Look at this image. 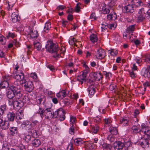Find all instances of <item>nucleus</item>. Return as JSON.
<instances>
[{
	"mask_svg": "<svg viewBox=\"0 0 150 150\" xmlns=\"http://www.w3.org/2000/svg\"><path fill=\"white\" fill-rule=\"evenodd\" d=\"M45 48L49 52L55 53V54L53 56L54 58L63 57L66 50L65 48L64 47H62L60 49L57 44L54 43L51 40L47 41Z\"/></svg>",
	"mask_w": 150,
	"mask_h": 150,
	"instance_id": "nucleus-1",
	"label": "nucleus"
},
{
	"mask_svg": "<svg viewBox=\"0 0 150 150\" xmlns=\"http://www.w3.org/2000/svg\"><path fill=\"white\" fill-rule=\"evenodd\" d=\"M15 78L20 81L21 83L23 84L25 83V79H24V76L23 72L21 70L16 71L14 74Z\"/></svg>",
	"mask_w": 150,
	"mask_h": 150,
	"instance_id": "nucleus-2",
	"label": "nucleus"
},
{
	"mask_svg": "<svg viewBox=\"0 0 150 150\" xmlns=\"http://www.w3.org/2000/svg\"><path fill=\"white\" fill-rule=\"evenodd\" d=\"M65 112L62 108L58 109L53 113L54 115L56 116V117H59V120L61 121L64 120L65 118Z\"/></svg>",
	"mask_w": 150,
	"mask_h": 150,
	"instance_id": "nucleus-3",
	"label": "nucleus"
},
{
	"mask_svg": "<svg viewBox=\"0 0 150 150\" xmlns=\"http://www.w3.org/2000/svg\"><path fill=\"white\" fill-rule=\"evenodd\" d=\"M10 89L9 91L7 92L6 96L7 97L10 99V100H12L13 98L15 96V93H16V86L14 85L11 86L9 87Z\"/></svg>",
	"mask_w": 150,
	"mask_h": 150,
	"instance_id": "nucleus-4",
	"label": "nucleus"
},
{
	"mask_svg": "<svg viewBox=\"0 0 150 150\" xmlns=\"http://www.w3.org/2000/svg\"><path fill=\"white\" fill-rule=\"evenodd\" d=\"M99 143L100 145V147H101L103 149L111 150L112 148V146L110 144L105 143L103 139L100 140Z\"/></svg>",
	"mask_w": 150,
	"mask_h": 150,
	"instance_id": "nucleus-5",
	"label": "nucleus"
},
{
	"mask_svg": "<svg viewBox=\"0 0 150 150\" xmlns=\"http://www.w3.org/2000/svg\"><path fill=\"white\" fill-rule=\"evenodd\" d=\"M106 55V53L104 50L100 48L97 51L96 54V58L98 59H102L104 58Z\"/></svg>",
	"mask_w": 150,
	"mask_h": 150,
	"instance_id": "nucleus-6",
	"label": "nucleus"
},
{
	"mask_svg": "<svg viewBox=\"0 0 150 150\" xmlns=\"http://www.w3.org/2000/svg\"><path fill=\"white\" fill-rule=\"evenodd\" d=\"M25 83L24 85L25 89L26 91L30 92L33 89V84L32 81H29L26 82L25 81V83Z\"/></svg>",
	"mask_w": 150,
	"mask_h": 150,
	"instance_id": "nucleus-7",
	"label": "nucleus"
},
{
	"mask_svg": "<svg viewBox=\"0 0 150 150\" xmlns=\"http://www.w3.org/2000/svg\"><path fill=\"white\" fill-rule=\"evenodd\" d=\"M8 103L10 105H13V107H21L23 103L20 100H9Z\"/></svg>",
	"mask_w": 150,
	"mask_h": 150,
	"instance_id": "nucleus-8",
	"label": "nucleus"
},
{
	"mask_svg": "<svg viewBox=\"0 0 150 150\" xmlns=\"http://www.w3.org/2000/svg\"><path fill=\"white\" fill-rule=\"evenodd\" d=\"M52 109L51 108H46L44 111V116L45 118L50 120L52 119L53 115L52 112Z\"/></svg>",
	"mask_w": 150,
	"mask_h": 150,
	"instance_id": "nucleus-9",
	"label": "nucleus"
},
{
	"mask_svg": "<svg viewBox=\"0 0 150 150\" xmlns=\"http://www.w3.org/2000/svg\"><path fill=\"white\" fill-rule=\"evenodd\" d=\"M15 11L12 13L11 15V21L13 23L19 21L20 17L18 16V11L16 9Z\"/></svg>",
	"mask_w": 150,
	"mask_h": 150,
	"instance_id": "nucleus-10",
	"label": "nucleus"
},
{
	"mask_svg": "<svg viewBox=\"0 0 150 150\" xmlns=\"http://www.w3.org/2000/svg\"><path fill=\"white\" fill-rule=\"evenodd\" d=\"M124 146V144L120 141L115 142L113 144V148L115 150H121Z\"/></svg>",
	"mask_w": 150,
	"mask_h": 150,
	"instance_id": "nucleus-11",
	"label": "nucleus"
},
{
	"mask_svg": "<svg viewBox=\"0 0 150 150\" xmlns=\"http://www.w3.org/2000/svg\"><path fill=\"white\" fill-rule=\"evenodd\" d=\"M87 75L82 72V75H78L76 78L77 80L81 83L82 84L84 82H85L86 80Z\"/></svg>",
	"mask_w": 150,
	"mask_h": 150,
	"instance_id": "nucleus-12",
	"label": "nucleus"
},
{
	"mask_svg": "<svg viewBox=\"0 0 150 150\" xmlns=\"http://www.w3.org/2000/svg\"><path fill=\"white\" fill-rule=\"evenodd\" d=\"M123 11L125 13H132L134 11L133 7L132 5L128 4L124 7Z\"/></svg>",
	"mask_w": 150,
	"mask_h": 150,
	"instance_id": "nucleus-13",
	"label": "nucleus"
},
{
	"mask_svg": "<svg viewBox=\"0 0 150 150\" xmlns=\"http://www.w3.org/2000/svg\"><path fill=\"white\" fill-rule=\"evenodd\" d=\"M21 126L23 129L29 130L31 127V123L29 121L26 120L23 122Z\"/></svg>",
	"mask_w": 150,
	"mask_h": 150,
	"instance_id": "nucleus-14",
	"label": "nucleus"
},
{
	"mask_svg": "<svg viewBox=\"0 0 150 150\" xmlns=\"http://www.w3.org/2000/svg\"><path fill=\"white\" fill-rule=\"evenodd\" d=\"M9 124L8 121L3 120L0 117V127L4 129H6L8 128Z\"/></svg>",
	"mask_w": 150,
	"mask_h": 150,
	"instance_id": "nucleus-15",
	"label": "nucleus"
},
{
	"mask_svg": "<svg viewBox=\"0 0 150 150\" xmlns=\"http://www.w3.org/2000/svg\"><path fill=\"white\" fill-rule=\"evenodd\" d=\"M99 126L98 125H91V130L90 131V132L93 134H96L99 131Z\"/></svg>",
	"mask_w": 150,
	"mask_h": 150,
	"instance_id": "nucleus-16",
	"label": "nucleus"
},
{
	"mask_svg": "<svg viewBox=\"0 0 150 150\" xmlns=\"http://www.w3.org/2000/svg\"><path fill=\"white\" fill-rule=\"evenodd\" d=\"M140 133H144L145 134H150V127L146 126H142L141 130L140 131Z\"/></svg>",
	"mask_w": 150,
	"mask_h": 150,
	"instance_id": "nucleus-17",
	"label": "nucleus"
},
{
	"mask_svg": "<svg viewBox=\"0 0 150 150\" xmlns=\"http://www.w3.org/2000/svg\"><path fill=\"white\" fill-rule=\"evenodd\" d=\"M86 148L88 150H93L97 147V145L94 144L92 142H89L86 144Z\"/></svg>",
	"mask_w": 150,
	"mask_h": 150,
	"instance_id": "nucleus-18",
	"label": "nucleus"
},
{
	"mask_svg": "<svg viewBox=\"0 0 150 150\" xmlns=\"http://www.w3.org/2000/svg\"><path fill=\"white\" fill-rule=\"evenodd\" d=\"M129 122V118L127 117H123L120 120V124L122 126H126L128 125Z\"/></svg>",
	"mask_w": 150,
	"mask_h": 150,
	"instance_id": "nucleus-19",
	"label": "nucleus"
},
{
	"mask_svg": "<svg viewBox=\"0 0 150 150\" xmlns=\"http://www.w3.org/2000/svg\"><path fill=\"white\" fill-rule=\"evenodd\" d=\"M67 91L66 90H62L56 94L57 96L61 99H63L67 95Z\"/></svg>",
	"mask_w": 150,
	"mask_h": 150,
	"instance_id": "nucleus-20",
	"label": "nucleus"
},
{
	"mask_svg": "<svg viewBox=\"0 0 150 150\" xmlns=\"http://www.w3.org/2000/svg\"><path fill=\"white\" fill-rule=\"evenodd\" d=\"M18 86H16V94H15V96H14L16 98H17L18 99H20L23 96L21 92L20 88L18 87Z\"/></svg>",
	"mask_w": 150,
	"mask_h": 150,
	"instance_id": "nucleus-21",
	"label": "nucleus"
},
{
	"mask_svg": "<svg viewBox=\"0 0 150 150\" xmlns=\"http://www.w3.org/2000/svg\"><path fill=\"white\" fill-rule=\"evenodd\" d=\"M51 28V23L49 21L45 23L44 27V32L46 33H48Z\"/></svg>",
	"mask_w": 150,
	"mask_h": 150,
	"instance_id": "nucleus-22",
	"label": "nucleus"
},
{
	"mask_svg": "<svg viewBox=\"0 0 150 150\" xmlns=\"http://www.w3.org/2000/svg\"><path fill=\"white\" fill-rule=\"evenodd\" d=\"M30 35L31 39H35L38 37L39 35V34L37 30H32L30 31Z\"/></svg>",
	"mask_w": 150,
	"mask_h": 150,
	"instance_id": "nucleus-23",
	"label": "nucleus"
},
{
	"mask_svg": "<svg viewBox=\"0 0 150 150\" xmlns=\"http://www.w3.org/2000/svg\"><path fill=\"white\" fill-rule=\"evenodd\" d=\"M89 122L90 124H91L92 121H93L95 123L97 124H99L101 122V119L98 116L94 118H89Z\"/></svg>",
	"mask_w": 150,
	"mask_h": 150,
	"instance_id": "nucleus-24",
	"label": "nucleus"
},
{
	"mask_svg": "<svg viewBox=\"0 0 150 150\" xmlns=\"http://www.w3.org/2000/svg\"><path fill=\"white\" fill-rule=\"evenodd\" d=\"M10 134L12 136H15L18 132L17 127H11L9 129Z\"/></svg>",
	"mask_w": 150,
	"mask_h": 150,
	"instance_id": "nucleus-25",
	"label": "nucleus"
},
{
	"mask_svg": "<svg viewBox=\"0 0 150 150\" xmlns=\"http://www.w3.org/2000/svg\"><path fill=\"white\" fill-rule=\"evenodd\" d=\"M142 75L145 78H149L150 77V72L146 68H144L142 71Z\"/></svg>",
	"mask_w": 150,
	"mask_h": 150,
	"instance_id": "nucleus-26",
	"label": "nucleus"
},
{
	"mask_svg": "<svg viewBox=\"0 0 150 150\" xmlns=\"http://www.w3.org/2000/svg\"><path fill=\"white\" fill-rule=\"evenodd\" d=\"M111 8L106 5H104L102 8V12L103 14L108 13L110 11Z\"/></svg>",
	"mask_w": 150,
	"mask_h": 150,
	"instance_id": "nucleus-27",
	"label": "nucleus"
},
{
	"mask_svg": "<svg viewBox=\"0 0 150 150\" xmlns=\"http://www.w3.org/2000/svg\"><path fill=\"white\" fill-rule=\"evenodd\" d=\"M16 117V115L13 112H9L7 115V117L9 121H13Z\"/></svg>",
	"mask_w": 150,
	"mask_h": 150,
	"instance_id": "nucleus-28",
	"label": "nucleus"
},
{
	"mask_svg": "<svg viewBox=\"0 0 150 150\" xmlns=\"http://www.w3.org/2000/svg\"><path fill=\"white\" fill-rule=\"evenodd\" d=\"M93 77L95 80L96 81H99L102 78V76L100 73H94Z\"/></svg>",
	"mask_w": 150,
	"mask_h": 150,
	"instance_id": "nucleus-29",
	"label": "nucleus"
},
{
	"mask_svg": "<svg viewBox=\"0 0 150 150\" xmlns=\"http://www.w3.org/2000/svg\"><path fill=\"white\" fill-rule=\"evenodd\" d=\"M88 91L90 95H93L96 92L95 87L93 85H91L88 88Z\"/></svg>",
	"mask_w": 150,
	"mask_h": 150,
	"instance_id": "nucleus-30",
	"label": "nucleus"
},
{
	"mask_svg": "<svg viewBox=\"0 0 150 150\" xmlns=\"http://www.w3.org/2000/svg\"><path fill=\"white\" fill-rule=\"evenodd\" d=\"M107 18L109 20H115L117 18L116 14L114 11H113L112 12H111V13H110L107 15Z\"/></svg>",
	"mask_w": 150,
	"mask_h": 150,
	"instance_id": "nucleus-31",
	"label": "nucleus"
},
{
	"mask_svg": "<svg viewBox=\"0 0 150 150\" xmlns=\"http://www.w3.org/2000/svg\"><path fill=\"white\" fill-rule=\"evenodd\" d=\"M90 40L93 43L97 42L98 40V38L97 35L94 34H92L91 35L90 37Z\"/></svg>",
	"mask_w": 150,
	"mask_h": 150,
	"instance_id": "nucleus-32",
	"label": "nucleus"
},
{
	"mask_svg": "<svg viewBox=\"0 0 150 150\" xmlns=\"http://www.w3.org/2000/svg\"><path fill=\"white\" fill-rule=\"evenodd\" d=\"M131 3L132 5L136 7H138L141 5L142 2L141 0H132Z\"/></svg>",
	"mask_w": 150,
	"mask_h": 150,
	"instance_id": "nucleus-33",
	"label": "nucleus"
},
{
	"mask_svg": "<svg viewBox=\"0 0 150 150\" xmlns=\"http://www.w3.org/2000/svg\"><path fill=\"white\" fill-rule=\"evenodd\" d=\"M134 29L135 25H129L126 30V33L129 34H130L131 33H132L134 31Z\"/></svg>",
	"mask_w": 150,
	"mask_h": 150,
	"instance_id": "nucleus-34",
	"label": "nucleus"
},
{
	"mask_svg": "<svg viewBox=\"0 0 150 150\" xmlns=\"http://www.w3.org/2000/svg\"><path fill=\"white\" fill-rule=\"evenodd\" d=\"M109 129L110 132L112 135H116L118 133V131L116 127H110Z\"/></svg>",
	"mask_w": 150,
	"mask_h": 150,
	"instance_id": "nucleus-35",
	"label": "nucleus"
},
{
	"mask_svg": "<svg viewBox=\"0 0 150 150\" xmlns=\"http://www.w3.org/2000/svg\"><path fill=\"white\" fill-rule=\"evenodd\" d=\"M141 146L143 148L145 147H148L149 146V141L148 139H146L141 142Z\"/></svg>",
	"mask_w": 150,
	"mask_h": 150,
	"instance_id": "nucleus-36",
	"label": "nucleus"
},
{
	"mask_svg": "<svg viewBox=\"0 0 150 150\" xmlns=\"http://www.w3.org/2000/svg\"><path fill=\"white\" fill-rule=\"evenodd\" d=\"M40 141L38 139H35L32 141V144L35 147H38L41 144Z\"/></svg>",
	"mask_w": 150,
	"mask_h": 150,
	"instance_id": "nucleus-37",
	"label": "nucleus"
},
{
	"mask_svg": "<svg viewBox=\"0 0 150 150\" xmlns=\"http://www.w3.org/2000/svg\"><path fill=\"white\" fill-rule=\"evenodd\" d=\"M8 82L4 81L0 83V87L1 88H6L9 86Z\"/></svg>",
	"mask_w": 150,
	"mask_h": 150,
	"instance_id": "nucleus-38",
	"label": "nucleus"
},
{
	"mask_svg": "<svg viewBox=\"0 0 150 150\" xmlns=\"http://www.w3.org/2000/svg\"><path fill=\"white\" fill-rule=\"evenodd\" d=\"M16 118L18 120H21L23 117V113L22 110L18 112L16 115Z\"/></svg>",
	"mask_w": 150,
	"mask_h": 150,
	"instance_id": "nucleus-39",
	"label": "nucleus"
},
{
	"mask_svg": "<svg viewBox=\"0 0 150 150\" xmlns=\"http://www.w3.org/2000/svg\"><path fill=\"white\" fill-rule=\"evenodd\" d=\"M74 144L76 146H78L81 144L83 142L82 139L80 138L75 139L74 140Z\"/></svg>",
	"mask_w": 150,
	"mask_h": 150,
	"instance_id": "nucleus-40",
	"label": "nucleus"
},
{
	"mask_svg": "<svg viewBox=\"0 0 150 150\" xmlns=\"http://www.w3.org/2000/svg\"><path fill=\"white\" fill-rule=\"evenodd\" d=\"M45 110L41 108H40L39 110H38L37 113L40 114V116L42 119L44 116V111Z\"/></svg>",
	"mask_w": 150,
	"mask_h": 150,
	"instance_id": "nucleus-41",
	"label": "nucleus"
},
{
	"mask_svg": "<svg viewBox=\"0 0 150 150\" xmlns=\"http://www.w3.org/2000/svg\"><path fill=\"white\" fill-rule=\"evenodd\" d=\"M109 51H110L109 53L112 56H116L118 54V52L117 50L115 49H111L110 50H109Z\"/></svg>",
	"mask_w": 150,
	"mask_h": 150,
	"instance_id": "nucleus-42",
	"label": "nucleus"
},
{
	"mask_svg": "<svg viewBox=\"0 0 150 150\" xmlns=\"http://www.w3.org/2000/svg\"><path fill=\"white\" fill-rule=\"evenodd\" d=\"M33 44L35 47L37 49V50L39 51L40 50L42 46L41 43L39 42L35 43V42H34Z\"/></svg>",
	"mask_w": 150,
	"mask_h": 150,
	"instance_id": "nucleus-43",
	"label": "nucleus"
},
{
	"mask_svg": "<svg viewBox=\"0 0 150 150\" xmlns=\"http://www.w3.org/2000/svg\"><path fill=\"white\" fill-rule=\"evenodd\" d=\"M30 77L33 79L35 81H36L38 79L37 76L35 73H32L30 74Z\"/></svg>",
	"mask_w": 150,
	"mask_h": 150,
	"instance_id": "nucleus-44",
	"label": "nucleus"
},
{
	"mask_svg": "<svg viewBox=\"0 0 150 150\" xmlns=\"http://www.w3.org/2000/svg\"><path fill=\"white\" fill-rule=\"evenodd\" d=\"M101 25V30L103 32L105 30L108 28V24L105 22H103L102 24Z\"/></svg>",
	"mask_w": 150,
	"mask_h": 150,
	"instance_id": "nucleus-45",
	"label": "nucleus"
},
{
	"mask_svg": "<svg viewBox=\"0 0 150 150\" xmlns=\"http://www.w3.org/2000/svg\"><path fill=\"white\" fill-rule=\"evenodd\" d=\"M76 118L75 117H74L72 115L70 116V122L71 125L74 124L76 122Z\"/></svg>",
	"mask_w": 150,
	"mask_h": 150,
	"instance_id": "nucleus-46",
	"label": "nucleus"
},
{
	"mask_svg": "<svg viewBox=\"0 0 150 150\" xmlns=\"http://www.w3.org/2000/svg\"><path fill=\"white\" fill-rule=\"evenodd\" d=\"M143 60L144 62L149 63L150 62V55H147L143 57Z\"/></svg>",
	"mask_w": 150,
	"mask_h": 150,
	"instance_id": "nucleus-47",
	"label": "nucleus"
},
{
	"mask_svg": "<svg viewBox=\"0 0 150 150\" xmlns=\"http://www.w3.org/2000/svg\"><path fill=\"white\" fill-rule=\"evenodd\" d=\"M83 66L85 68V70H84L82 72L87 75L90 69L88 67V66L86 65L85 64H83Z\"/></svg>",
	"mask_w": 150,
	"mask_h": 150,
	"instance_id": "nucleus-48",
	"label": "nucleus"
},
{
	"mask_svg": "<svg viewBox=\"0 0 150 150\" xmlns=\"http://www.w3.org/2000/svg\"><path fill=\"white\" fill-rule=\"evenodd\" d=\"M74 125H72L69 129V132L71 135H74Z\"/></svg>",
	"mask_w": 150,
	"mask_h": 150,
	"instance_id": "nucleus-49",
	"label": "nucleus"
},
{
	"mask_svg": "<svg viewBox=\"0 0 150 150\" xmlns=\"http://www.w3.org/2000/svg\"><path fill=\"white\" fill-rule=\"evenodd\" d=\"M3 78L4 81H6L8 82L10 80H11V76L9 75H6L3 76Z\"/></svg>",
	"mask_w": 150,
	"mask_h": 150,
	"instance_id": "nucleus-50",
	"label": "nucleus"
},
{
	"mask_svg": "<svg viewBox=\"0 0 150 150\" xmlns=\"http://www.w3.org/2000/svg\"><path fill=\"white\" fill-rule=\"evenodd\" d=\"M104 121L105 124L106 125H108V126L110 125V124L112 122L111 119L110 118L105 119Z\"/></svg>",
	"mask_w": 150,
	"mask_h": 150,
	"instance_id": "nucleus-51",
	"label": "nucleus"
},
{
	"mask_svg": "<svg viewBox=\"0 0 150 150\" xmlns=\"http://www.w3.org/2000/svg\"><path fill=\"white\" fill-rule=\"evenodd\" d=\"M76 42V40L73 37L71 38L69 40V44H75Z\"/></svg>",
	"mask_w": 150,
	"mask_h": 150,
	"instance_id": "nucleus-52",
	"label": "nucleus"
},
{
	"mask_svg": "<svg viewBox=\"0 0 150 150\" xmlns=\"http://www.w3.org/2000/svg\"><path fill=\"white\" fill-rule=\"evenodd\" d=\"M31 137L30 135H27L23 137V139L25 140V141L28 142L31 140Z\"/></svg>",
	"mask_w": 150,
	"mask_h": 150,
	"instance_id": "nucleus-53",
	"label": "nucleus"
},
{
	"mask_svg": "<svg viewBox=\"0 0 150 150\" xmlns=\"http://www.w3.org/2000/svg\"><path fill=\"white\" fill-rule=\"evenodd\" d=\"M130 76L132 79H134L136 77V74L133 71H129Z\"/></svg>",
	"mask_w": 150,
	"mask_h": 150,
	"instance_id": "nucleus-54",
	"label": "nucleus"
},
{
	"mask_svg": "<svg viewBox=\"0 0 150 150\" xmlns=\"http://www.w3.org/2000/svg\"><path fill=\"white\" fill-rule=\"evenodd\" d=\"M132 129L133 132L135 133H137L139 132V129L138 127L136 126H133L132 127Z\"/></svg>",
	"mask_w": 150,
	"mask_h": 150,
	"instance_id": "nucleus-55",
	"label": "nucleus"
},
{
	"mask_svg": "<svg viewBox=\"0 0 150 150\" xmlns=\"http://www.w3.org/2000/svg\"><path fill=\"white\" fill-rule=\"evenodd\" d=\"M116 88V85L114 84L113 83H111L110 85L109 88L110 90L113 91L115 90Z\"/></svg>",
	"mask_w": 150,
	"mask_h": 150,
	"instance_id": "nucleus-56",
	"label": "nucleus"
},
{
	"mask_svg": "<svg viewBox=\"0 0 150 150\" xmlns=\"http://www.w3.org/2000/svg\"><path fill=\"white\" fill-rule=\"evenodd\" d=\"M145 19V17L143 15H139L138 16V20L139 21H143Z\"/></svg>",
	"mask_w": 150,
	"mask_h": 150,
	"instance_id": "nucleus-57",
	"label": "nucleus"
},
{
	"mask_svg": "<svg viewBox=\"0 0 150 150\" xmlns=\"http://www.w3.org/2000/svg\"><path fill=\"white\" fill-rule=\"evenodd\" d=\"M81 5V4L79 3L77 4L75 8V11L76 12H79L80 11V6Z\"/></svg>",
	"mask_w": 150,
	"mask_h": 150,
	"instance_id": "nucleus-58",
	"label": "nucleus"
},
{
	"mask_svg": "<svg viewBox=\"0 0 150 150\" xmlns=\"http://www.w3.org/2000/svg\"><path fill=\"white\" fill-rule=\"evenodd\" d=\"M67 150H74L73 144L72 143L70 142L67 148Z\"/></svg>",
	"mask_w": 150,
	"mask_h": 150,
	"instance_id": "nucleus-59",
	"label": "nucleus"
},
{
	"mask_svg": "<svg viewBox=\"0 0 150 150\" xmlns=\"http://www.w3.org/2000/svg\"><path fill=\"white\" fill-rule=\"evenodd\" d=\"M139 14V15H144L145 14V11L144 8L141 9L138 12Z\"/></svg>",
	"mask_w": 150,
	"mask_h": 150,
	"instance_id": "nucleus-60",
	"label": "nucleus"
},
{
	"mask_svg": "<svg viewBox=\"0 0 150 150\" xmlns=\"http://www.w3.org/2000/svg\"><path fill=\"white\" fill-rule=\"evenodd\" d=\"M107 139L110 142H113L114 140L113 137L111 135H109L107 137Z\"/></svg>",
	"mask_w": 150,
	"mask_h": 150,
	"instance_id": "nucleus-61",
	"label": "nucleus"
},
{
	"mask_svg": "<svg viewBox=\"0 0 150 150\" xmlns=\"http://www.w3.org/2000/svg\"><path fill=\"white\" fill-rule=\"evenodd\" d=\"M90 18L92 19L96 20L97 17L94 13H92L90 16Z\"/></svg>",
	"mask_w": 150,
	"mask_h": 150,
	"instance_id": "nucleus-62",
	"label": "nucleus"
},
{
	"mask_svg": "<svg viewBox=\"0 0 150 150\" xmlns=\"http://www.w3.org/2000/svg\"><path fill=\"white\" fill-rule=\"evenodd\" d=\"M66 8L65 6H63V5H60L58 6L57 8V9L58 10H63L65 8Z\"/></svg>",
	"mask_w": 150,
	"mask_h": 150,
	"instance_id": "nucleus-63",
	"label": "nucleus"
},
{
	"mask_svg": "<svg viewBox=\"0 0 150 150\" xmlns=\"http://www.w3.org/2000/svg\"><path fill=\"white\" fill-rule=\"evenodd\" d=\"M20 150H26L25 146L22 144H21L19 145Z\"/></svg>",
	"mask_w": 150,
	"mask_h": 150,
	"instance_id": "nucleus-64",
	"label": "nucleus"
}]
</instances>
